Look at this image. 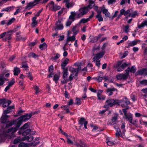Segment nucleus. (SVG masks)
I'll list each match as a JSON object with an SVG mask.
<instances>
[{"label": "nucleus", "mask_w": 147, "mask_h": 147, "mask_svg": "<svg viewBox=\"0 0 147 147\" xmlns=\"http://www.w3.org/2000/svg\"><path fill=\"white\" fill-rule=\"evenodd\" d=\"M23 121L20 117L18 119L13 121L9 123V126H11L13 124H15L16 127H12L9 129L6 132H4L3 134V136L6 138L10 139L15 137L13 133L16 132L18 128L20 126Z\"/></svg>", "instance_id": "nucleus-1"}, {"label": "nucleus", "mask_w": 147, "mask_h": 147, "mask_svg": "<svg viewBox=\"0 0 147 147\" xmlns=\"http://www.w3.org/2000/svg\"><path fill=\"white\" fill-rule=\"evenodd\" d=\"M88 11V9L86 7H81L76 12L74 11L71 12L69 19L74 21L75 20V17L76 18H80L86 14Z\"/></svg>", "instance_id": "nucleus-2"}, {"label": "nucleus", "mask_w": 147, "mask_h": 147, "mask_svg": "<svg viewBox=\"0 0 147 147\" xmlns=\"http://www.w3.org/2000/svg\"><path fill=\"white\" fill-rule=\"evenodd\" d=\"M59 131L65 136L67 139V142L68 144L75 145V143H76V142H75V138L74 137L68 135L62 130L61 128H59Z\"/></svg>", "instance_id": "nucleus-3"}, {"label": "nucleus", "mask_w": 147, "mask_h": 147, "mask_svg": "<svg viewBox=\"0 0 147 147\" xmlns=\"http://www.w3.org/2000/svg\"><path fill=\"white\" fill-rule=\"evenodd\" d=\"M118 101L119 102L118 105L121 104V106L123 108L127 106V105L130 104V102L129 100L126 97L123 98L121 100H118Z\"/></svg>", "instance_id": "nucleus-4"}, {"label": "nucleus", "mask_w": 147, "mask_h": 147, "mask_svg": "<svg viewBox=\"0 0 147 147\" xmlns=\"http://www.w3.org/2000/svg\"><path fill=\"white\" fill-rule=\"evenodd\" d=\"M119 102L118 100H114L113 99H108L106 101V103L107 105L109 107H111L113 105L117 104L118 105Z\"/></svg>", "instance_id": "nucleus-5"}, {"label": "nucleus", "mask_w": 147, "mask_h": 147, "mask_svg": "<svg viewBox=\"0 0 147 147\" xmlns=\"http://www.w3.org/2000/svg\"><path fill=\"white\" fill-rule=\"evenodd\" d=\"M126 118L128 119L129 122L132 124H136L138 122L136 119L133 120L132 117V115L131 113H129L125 116Z\"/></svg>", "instance_id": "nucleus-6"}, {"label": "nucleus", "mask_w": 147, "mask_h": 147, "mask_svg": "<svg viewBox=\"0 0 147 147\" xmlns=\"http://www.w3.org/2000/svg\"><path fill=\"white\" fill-rule=\"evenodd\" d=\"M105 53V51H102L99 53L95 54L93 59V61H95L96 60H98L104 56Z\"/></svg>", "instance_id": "nucleus-7"}, {"label": "nucleus", "mask_w": 147, "mask_h": 147, "mask_svg": "<svg viewBox=\"0 0 147 147\" xmlns=\"http://www.w3.org/2000/svg\"><path fill=\"white\" fill-rule=\"evenodd\" d=\"M13 30H10L7 32L5 36V38L3 39V41H6L9 40L11 38V35L13 33Z\"/></svg>", "instance_id": "nucleus-8"}, {"label": "nucleus", "mask_w": 147, "mask_h": 147, "mask_svg": "<svg viewBox=\"0 0 147 147\" xmlns=\"http://www.w3.org/2000/svg\"><path fill=\"white\" fill-rule=\"evenodd\" d=\"M116 77L118 80H125L128 78V76L127 74H119L116 75Z\"/></svg>", "instance_id": "nucleus-9"}, {"label": "nucleus", "mask_w": 147, "mask_h": 147, "mask_svg": "<svg viewBox=\"0 0 147 147\" xmlns=\"http://www.w3.org/2000/svg\"><path fill=\"white\" fill-rule=\"evenodd\" d=\"M63 2L65 3V6L67 8L72 7L75 5V3L72 1L69 2V0H64Z\"/></svg>", "instance_id": "nucleus-10"}, {"label": "nucleus", "mask_w": 147, "mask_h": 147, "mask_svg": "<svg viewBox=\"0 0 147 147\" xmlns=\"http://www.w3.org/2000/svg\"><path fill=\"white\" fill-rule=\"evenodd\" d=\"M2 107H6L9 106L11 103V101L10 100H7L5 98H3Z\"/></svg>", "instance_id": "nucleus-11"}, {"label": "nucleus", "mask_w": 147, "mask_h": 147, "mask_svg": "<svg viewBox=\"0 0 147 147\" xmlns=\"http://www.w3.org/2000/svg\"><path fill=\"white\" fill-rule=\"evenodd\" d=\"M80 143L77 142L75 143V145L78 147H87V145L84 142L81 140L79 141Z\"/></svg>", "instance_id": "nucleus-12"}, {"label": "nucleus", "mask_w": 147, "mask_h": 147, "mask_svg": "<svg viewBox=\"0 0 147 147\" xmlns=\"http://www.w3.org/2000/svg\"><path fill=\"white\" fill-rule=\"evenodd\" d=\"M4 74H0V86L3 85L5 81L8 80L6 78H4Z\"/></svg>", "instance_id": "nucleus-13"}, {"label": "nucleus", "mask_w": 147, "mask_h": 147, "mask_svg": "<svg viewBox=\"0 0 147 147\" xmlns=\"http://www.w3.org/2000/svg\"><path fill=\"white\" fill-rule=\"evenodd\" d=\"M31 117V115L30 114H26L20 117L23 121H26L30 119Z\"/></svg>", "instance_id": "nucleus-14"}, {"label": "nucleus", "mask_w": 147, "mask_h": 147, "mask_svg": "<svg viewBox=\"0 0 147 147\" xmlns=\"http://www.w3.org/2000/svg\"><path fill=\"white\" fill-rule=\"evenodd\" d=\"M116 89L114 88H108L106 90L107 94H108L109 96H111L113 94V91H115Z\"/></svg>", "instance_id": "nucleus-15"}, {"label": "nucleus", "mask_w": 147, "mask_h": 147, "mask_svg": "<svg viewBox=\"0 0 147 147\" xmlns=\"http://www.w3.org/2000/svg\"><path fill=\"white\" fill-rule=\"evenodd\" d=\"M144 74L147 75V69H143L142 70H140L138 71L136 73V75H141Z\"/></svg>", "instance_id": "nucleus-16"}, {"label": "nucleus", "mask_w": 147, "mask_h": 147, "mask_svg": "<svg viewBox=\"0 0 147 147\" xmlns=\"http://www.w3.org/2000/svg\"><path fill=\"white\" fill-rule=\"evenodd\" d=\"M63 69V78L64 80H67V78L68 73L67 69Z\"/></svg>", "instance_id": "nucleus-17"}, {"label": "nucleus", "mask_w": 147, "mask_h": 147, "mask_svg": "<svg viewBox=\"0 0 147 147\" xmlns=\"http://www.w3.org/2000/svg\"><path fill=\"white\" fill-rule=\"evenodd\" d=\"M69 60L67 58H66L62 62L61 66L62 69H65V67L68 63Z\"/></svg>", "instance_id": "nucleus-18"}, {"label": "nucleus", "mask_w": 147, "mask_h": 147, "mask_svg": "<svg viewBox=\"0 0 147 147\" xmlns=\"http://www.w3.org/2000/svg\"><path fill=\"white\" fill-rule=\"evenodd\" d=\"M57 26L56 28V29H57L58 30H62L63 29V24L61 23V22L60 20H59L57 23Z\"/></svg>", "instance_id": "nucleus-19"}, {"label": "nucleus", "mask_w": 147, "mask_h": 147, "mask_svg": "<svg viewBox=\"0 0 147 147\" xmlns=\"http://www.w3.org/2000/svg\"><path fill=\"white\" fill-rule=\"evenodd\" d=\"M36 20V17H34L32 18V22L31 24V26L32 27H35L37 25L38 22Z\"/></svg>", "instance_id": "nucleus-20"}, {"label": "nucleus", "mask_w": 147, "mask_h": 147, "mask_svg": "<svg viewBox=\"0 0 147 147\" xmlns=\"http://www.w3.org/2000/svg\"><path fill=\"white\" fill-rule=\"evenodd\" d=\"M94 5V2L92 0H89V5L86 7L88 9V10L89 9H91Z\"/></svg>", "instance_id": "nucleus-21"}, {"label": "nucleus", "mask_w": 147, "mask_h": 147, "mask_svg": "<svg viewBox=\"0 0 147 147\" xmlns=\"http://www.w3.org/2000/svg\"><path fill=\"white\" fill-rule=\"evenodd\" d=\"M9 117L8 115L2 116L1 119V122L2 123H5L7 121V119Z\"/></svg>", "instance_id": "nucleus-22"}, {"label": "nucleus", "mask_w": 147, "mask_h": 147, "mask_svg": "<svg viewBox=\"0 0 147 147\" xmlns=\"http://www.w3.org/2000/svg\"><path fill=\"white\" fill-rule=\"evenodd\" d=\"M20 69L17 67H15L14 68L13 70V74L15 76H18L20 73Z\"/></svg>", "instance_id": "nucleus-23"}, {"label": "nucleus", "mask_w": 147, "mask_h": 147, "mask_svg": "<svg viewBox=\"0 0 147 147\" xmlns=\"http://www.w3.org/2000/svg\"><path fill=\"white\" fill-rule=\"evenodd\" d=\"M147 26V21H143L141 24L138 25V27L139 28H141L145 26Z\"/></svg>", "instance_id": "nucleus-24"}, {"label": "nucleus", "mask_w": 147, "mask_h": 147, "mask_svg": "<svg viewBox=\"0 0 147 147\" xmlns=\"http://www.w3.org/2000/svg\"><path fill=\"white\" fill-rule=\"evenodd\" d=\"M100 37V36L99 37L94 36H92L90 38V42L92 43L96 42L98 40Z\"/></svg>", "instance_id": "nucleus-25"}, {"label": "nucleus", "mask_w": 147, "mask_h": 147, "mask_svg": "<svg viewBox=\"0 0 147 147\" xmlns=\"http://www.w3.org/2000/svg\"><path fill=\"white\" fill-rule=\"evenodd\" d=\"M102 12L103 13L105 14V16L109 17H110L111 16L110 13L108 12V10L105 8L102 9Z\"/></svg>", "instance_id": "nucleus-26"}, {"label": "nucleus", "mask_w": 147, "mask_h": 147, "mask_svg": "<svg viewBox=\"0 0 147 147\" xmlns=\"http://www.w3.org/2000/svg\"><path fill=\"white\" fill-rule=\"evenodd\" d=\"M54 3L53 1H51L47 5V7H49L50 9L53 11L54 7Z\"/></svg>", "instance_id": "nucleus-27"}, {"label": "nucleus", "mask_w": 147, "mask_h": 147, "mask_svg": "<svg viewBox=\"0 0 147 147\" xmlns=\"http://www.w3.org/2000/svg\"><path fill=\"white\" fill-rule=\"evenodd\" d=\"M121 132L119 128H117L116 130L115 133V136L116 137L119 138L120 136H121Z\"/></svg>", "instance_id": "nucleus-28"}, {"label": "nucleus", "mask_w": 147, "mask_h": 147, "mask_svg": "<svg viewBox=\"0 0 147 147\" xmlns=\"http://www.w3.org/2000/svg\"><path fill=\"white\" fill-rule=\"evenodd\" d=\"M118 115H116L112 117L111 120V124H114L116 123Z\"/></svg>", "instance_id": "nucleus-29"}, {"label": "nucleus", "mask_w": 147, "mask_h": 147, "mask_svg": "<svg viewBox=\"0 0 147 147\" xmlns=\"http://www.w3.org/2000/svg\"><path fill=\"white\" fill-rule=\"evenodd\" d=\"M26 139L24 138H18L14 140L13 141V143L14 144H16L19 142L20 141H24Z\"/></svg>", "instance_id": "nucleus-30"}, {"label": "nucleus", "mask_w": 147, "mask_h": 147, "mask_svg": "<svg viewBox=\"0 0 147 147\" xmlns=\"http://www.w3.org/2000/svg\"><path fill=\"white\" fill-rule=\"evenodd\" d=\"M13 106H10L7 107V109L4 111V113L5 114H6L8 113H9L10 112V110L13 109Z\"/></svg>", "instance_id": "nucleus-31"}, {"label": "nucleus", "mask_w": 147, "mask_h": 147, "mask_svg": "<svg viewBox=\"0 0 147 147\" xmlns=\"http://www.w3.org/2000/svg\"><path fill=\"white\" fill-rule=\"evenodd\" d=\"M35 5L33 2H30L28 4L26 7V8L29 9Z\"/></svg>", "instance_id": "nucleus-32"}, {"label": "nucleus", "mask_w": 147, "mask_h": 147, "mask_svg": "<svg viewBox=\"0 0 147 147\" xmlns=\"http://www.w3.org/2000/svg\"><path fill=\"white\" fill-rule=\"evenodd\" d=\"M106 142L107 145L109 146H112L115 144L114 142L111 140L110 139L107 138L106 140Z\"/></svg>", "instance_id": "nucleus-33"}, {"label": "nucleus", "mask_w": 147, "mask_h": 147, "mask_svg": "<svg viewBox=\"0 0 147 147\" xmlns=\"http://www.w3.org/2000/svg\"><path fill=\"white\" fill-rule=\"evenodd\" d=\"M75 36H74L68 37L67 40V43L65 44V45H66L67 43L69 41L73 42L75 40Z\"/></svg>", "instance_id": "nucleus-34"}, {"label": "nucleus", "mask_w": 147, "mask_h": 147, "mask_svg": "<svg viewBox=\"0 0 147 147\" xmlns=\"http://www.w3.org/2000/svg\"><path fill=\"white\" fill-rule=\"evenodd\" d=\"M138 14L137 13L136 11H135L132 13H130L129 15H128V16L126 17L125 18L128 19V17H131L132 18H134L136 16H138Z\"/></svg>", "instance_id": "nucleus-35"}, {"label": "nucleus", "mask_w": 147, "mask_h": 147, "mask_svg": "<svg viewBox=\"0 0 147 147\" xmlns=\"http://www.w3.org/2000/svg\"><path fill=\"white\" fill-rule=\"evenodd\" d=\"M101 11H98V14L96 16V18L98 19V20L99 22L102 21L103 20V18L101 17L100 14Z\"/></svg>", "instance_id": "nucleus-36"}, {"label": "nucleus", "mask_w": 147, "mask_h": 147, "mask_svg": "<svg viewBox=\"0 0 147 147\" xmlns=\"http://www.w3.org/2000/svg\"><path fill=\"white\" fill-rule=\"evenodd\" d=\"M61 108H63V109L66 111L65 113H68L70 112L69 107L67 105L62 106L61 107Z\"/></svg>", "instance_id": "nucleus-37"}, {"label": "nucleus", "mask_w": 147, "mask_h": 147, "mask_svg": "<svg viewBox=\"0 0 147 147\" xmlns=\"http://www.w3.org/2000/svg\"><path fill=\"white\" fill-rule=\"evenodd\" d=\"M93 79L98 82H102L103 79V78L101 76H98L96 77L93 78Z\"/></svg>", "instance_id": "nucleus-38"}, {"label": "nucleus", "mask_w": 147, "mask_h": 147, "mask_svg": "<svg viewBox=\"0 0 147 147\" xmlns=\"http://www.w3.org/2000/svg\"><path fill=\"white\" fill-rule=\"evenodd\" d=\"M39 47L41 50H45L47 47V45L44 42L42 44L40 45Z\"/></svg>", "instance_id": "nucleus-39"}, {"label": "nucleus", "mask_w": 147, "mask_h": 147, "mask_svg": "<svg viewBox=\"0 0 147 147\" xmlns=\"http://www.w3.org/2000/svg\"><path fill=\"white\" fill-rule=\"evenodd\" d=\"M127 64L125 63H123L121 65L122 69H119V68H118L117 71L119 72L122 71L123 70L124 68L127 67Z\"/></svg>", "instance_id": "nucleus-40"}, {"label": "nucleus", "mask_w": 147, "mask_h": 147, "mask_svg": "<svg viewBox=\"0 0 147 147\" xmlns=\"http://www.w3.org/2000/svg\"><path fill=\"white\" fill-rule=\"evenodd\" d=\"M28 57H32L34 58H36L38 57V56L34 53H31L28 55Z\"/></svg>", "instance_id": "nucleus-41"}, {"label": "nucleus", "mask_w": 147, "mask_h": 147, "mask_svg": "<svg viewBox=\"0 0 147 147\" xmlns=\"http://www.w3.org/2000/svg\"><path fill=\"white\" fill-rule=\"evenodd\" d=\"M31 131L30 129H27L22 133L23 136H26L29 134Z\"/></svg>", "instance_id": "nucleus-42"}, {"label": "nucleus", "mask_w": 147, "mask_h": 147, "mask_svg": "<svg viewBox=\"0 0 147 147\" xmlns=\"http://www.w3.org/2000/svg\"><path fill=\"white\" fill-rule=\"evenodd\" d=\"M103 78L105 81H108V82L109 83L113 82V81L112 80H110V78L108 76H104Z\"/></svg>", "instance_id": "nucleus-43"}, {"label": "nucleus", "mask_w": 147, "mask_h": 147, "mask_svg": "<svg viewBox=\"0 0 147 147\" xmlns=\"http://www.w3.org/2000/svg\"><path fill=\"white\" fill-rule=\"evenodd\" d=\"M89 20H90L89 19V18H88L86 19L83 18L80 20V23H82L83 24H84L86 23Z\"/></svg>", "instance_id": "nucleus-44"}, {"label": "nucleus", "mask_w": 147, "mask_h": 147, "mask_svg": "<svg viewBox=\"0 0 147 147\" xmlns=\"http://www.w3.org/2000/svg\"><path fill=\"white\" fill-rule=\"evenodd\" d=\"M26 38L25 37H23L21 36H18L17 37L16 40H21L24 41Z\"/></svg>", "instance_id": "nucleus-45"}, {"label": "nucleus", "mask_w": 147, "mask_h": 147, "mask_svg": "<svg viewBox=\"0 0 147 147\" xmlns=\"http://www.w3.org/2000/svg\"><path fill=\"white\" fill-rule=\"evenodd\" d=\"M28 144L27 143L24 142H22L19 145V147H28Z\"/></svg>", "instance_id": "nucleus-46"}, {"label": "nucleus", "mask_w": 147, "mask_h": 147, "mask_svg": "<svg viewBox=\"0 0 147 147\" xmlns=\"http://www.w3.org/2000/svg\"><path fill=\"white\" fill-rule=\"evenodd\" d=\"M129 26L128 25H126L124 26L123 31L126 33H127L129 31Z\"/></svg>", "instance_id": "nucleus-47"}, {"label": "nucleus", "mask_w": 147, "mask_h": 147, "mask_svg": "<svg viewBox=\"0 0 147 147\" xmlns=\"http://www.w3.org/2000/svg\"><path fill=\"white\" fill-rule=\"evenodd\" d=\"M137 44V41H135V40H134L130 42L128 45V46L129 47H132L135 45H136Z\"/></svg>", "instance_id": "nucleus-48"}, {"label": "nucleus", "mask_w": 147, "mask_h": 147, "mask_svg": "<svg viewBox=\"0 0 147 147\" xmlns=\"http://www.w3.org/2000/svg\"><path fill=\"white\" fill-rule=\"evenodd\" d=\"M85 121V120L84 118L82 117L80 118L79 121V123L81 125L80 127H81L83 125V123H84Z\"/></svg>", "instance_id": "nucleus-49"}, {"label": "nucleus", "mask_w": 147, "mask_h": 147, "mask_svg": "<svg viewBox=\"0 0 147 147\" xmlns=\"http://www.w3.org/2000/svg\"><path fill=\"white\" fill-rule=\"evenodd\" d=\"M125 127V123H122L121 125V129H123L122 134H124L125 132V130L124 129Z\"/></svg>", "instance_id": "nucleus-50"}, {"label": "nucleus", "mask_w": 147, "mask_h": 147, "mask_svg": "<svg viewBox=\"0 0 147 147\" xmlns=\"http://www.w3.org/2000/svg\"><path fill=\"white\" fill-rule=\"evenodd\" d=\"M98 99L100 100H104L105 98V96L104 95H100L97 96Z\"/></svg>", "instance_id": "nucleus-51"}, {"label": "nucleus", "mask_w": 147, "mask_h": 147, "mask_svg": "<svg viewBox=\"0 0 147 147\" xmlns=\"http://www.w3.org/2000/svg\"><path fill=\"white\" fill-rule=\"evenodd\" d=\"M60 56V55L59 54L57 53L55 57H52L51 59L52 60H56L58 59Z\"/></svg>", "instance_id": "nucleus-52"}, {"label": "nucleus", "mask_w": 147, "mask_h": 147, "mask_svg": "<svg viewBox=\"0 0 147 147\" xmlns=\"http://www.w3.org/2000/svg\"><path fill=\"white\" fill-rule=\"evenodd\" d=\"M15 82V80L14 79H12V80L8 82V85L11 87Z\"/></svg>", "instance_id": "nucleus-53"}, {"label": "nucleus", "mask_w": 147, "mask_h": 147, "mask_svg": "<svg viewBox=\"0 0 147 147\" xmlns=\"http://www.w3.org/2000/svg\"><path fill=\"white\" fill-rule=\"evenodd\" d=\"M15 19L14 18H13L10 20L8 22L6 23L7 25H9L11 24L15 21Z\"/></svg>", "instance_id": "nucleus-54"}, {"label": "nucleus", "mask_w": 147, "mask_h": 147, "mask_svg": "<svg viewBox=\"0 0 147 147\" xmlns=\"http://www.w3.org/2000/svg\"><path fill=\"white\" fill-rule=\"evenodd\" d=\"M28 125L27 123H26L21 127V131L24 130L28 127Z\"/></svg>", "instance_id": "nucleus-55"}, {"label": "nucleus", "mask_w": 147, "mask_h": 147, "mask_svg": "<svg viewBox=\"0 0 147 147\" xmlns=\"http://www.w3.org/2000/svg\"><path fill=\"white\" fill-rule=\"evenodd\" d=\"M61 8L60 6L54 5L53 11H55L58 10L59 9Z\"/></svg>", "instance_id": "nucleus-56"}, {"label": "nucleus", "mask_w": 147, "mask_h": 147, "mask_svg": "<svg viewBox=\"0 0 147 147\" xmlns=\"http://www.w3.org/2000/svg\"><path fill=\"white\" fill-rule=\"evenodd\" d=\"M130 71L132 73H134L136 71V68L134 66H133L131 68H130Z\"/></svg>", "instance_id": "nucleus-57"}, {"label": "nucleus", "mask_w": 147, "mask_h": 147, "mask_svg": "<svg viewBox=\"0 0 147 147\" xmlns=\"http://www.w3.org/2000/svg\"><path fill=\"white\" fill-rule=\"evenodd\" d=\"M76 101V104L77 105H79L81 104V101L80 98H77Z\"/></svg>", "instance_id": "nucleus-58"}, {"label": "nucleus", "mask_w": 147, "mask_h": 147, "mask_svg": "<svg viewBox=\"0 0 147 147\" xmlns=\"http://www.w3.org/2000/svg\"><path fill=\"white\" fill-rule=\"evenodd\" d=\"M70 71L72 73H76L78 71L77 69L76 68H74L73 67H71L70 69Z\"/></svg>", "instance_id": "nucleus-59"}, {"label": "nucleus", "mask_w": 147, "mask_h": 147, "mask_svg": "<svg viewBox=\"0 0 147 147\" xmlns=\"http://www.w3.org/2000/svg\"><path fill=\"white\" fill-rule=\"evenodd\" d=\"M140 83L141 84L144 85H147V80H144L140 82Z\"/></svg>", "instance_id": "nucleus-60"}, {"label": "nucleus", "mask_w": 147, "mask_h": 147, "mask_svg": "<svg viewBox=\"0 0 147 147\" xmlns=\"http://www.w3.org/2000/svg\"><path fill=\"white\" fill-rule=\"evenodd\" d=\"M126 108L125 109H122V111L124 113V115H126L127 114V110L129 108V107L128 106H126Z\"/></svg>", "instance_id": "nucleus-61"}, {"label": "nucleus", "mask_w": 147, "mask_h": 147, "mask_svg": "<svg viewBox=\"0 0 147 147\" xmlns=\"http://www.w3.org/2000/svg\"><path fill=\"white\" fill-rule=\"evenodd\" d=\"M65 10V8H62L61 10L60 11H59L58 12V16H61V14L63 13V11H64Z\"/></svg>", "instance_id": "nucleus-62"}, {"label": "nucleus", "mask_w": 147, "mask_h": 147, "mask_svg": "<svg viewBox=\"0 0 147 147\" xmlns=\"http://www.w3.org/2000/svg\"><path fill=\"white\" fill-rule=\"evenodd\" d=\"M16 57V56L15 55H12L10 57L9 59V61H12L15 59Z\"/></svg>", "instance_id": "nucleus-63"}, {"label": "nucleus", "mask_w": 147, "mask_h": 147, "mask_svg": "<svg viewBox=\"0 0 147 147\" xmlns=\"http://www.w3.org/2000/svg\"><path fill=\"white\" fill-rule=\"evenodd\" d=\"M141 91L143 93L145 94L144 95L145 96L147 95V88L143 89L141 90Z\"/></svg>", "instance_id": "nucleus-64"}]
</instances>
